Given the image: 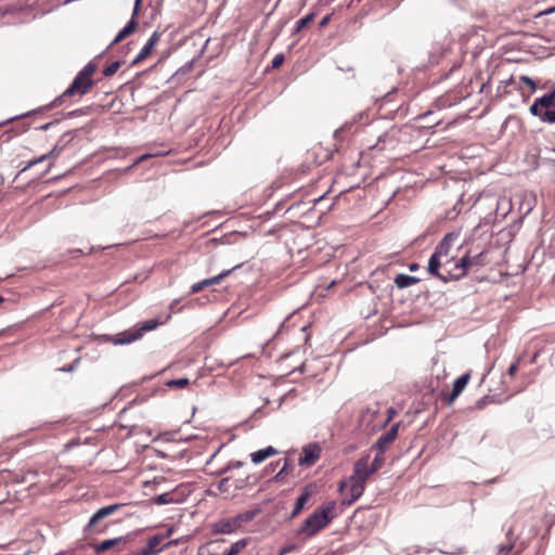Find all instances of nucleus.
I'll return each instance as SVG.
<instances>
[{
	"mask_svg": "<svg viewBox=\"0 0 555 555\" xmlns=\"http://www.w3.org/2000/svg\"><path fill=\"white\" fill-rule=\"evenodd\" d=\"M456 238L457 236L454 233L447 234L439 243L436 251L430 256L428 261V273L444 283L461 279L466 274L468 267L473 266V260L469 257L464 256L462 257V262L455 264L454 270L447 269L448 264L451 263L449 248Z\"/></svg>",
	"mask_w": 555,
	"mask_h": 555,
	"instance_id": "1",
	"label": "nucleus"
},
{
	"mask_svg": "<svg viewBox=\"0 0 555 555\" xmlns=\"http://www.w3.org/2000/svg\"><path fill=\"white\" fill-rule=\"evenodd\" d=\"M370 455L360 457L353 465V474L349 477L350 499L344 500V504L350 505L364 492L366 480L375 474L370 466Z\"/></svg>",
	"mask_w": 555,
	"mask_h": 555,
	"instance_id": "2",
	"label": "nucleus"
},
{
	"mask_svg": "<svg viewBox=\"0 0 555 555\" xmlns=\"http://www.w3.org/2000/svg\"><path fill=\"white\" fill-rule=\"evenodd\" d=\"M336 502L328 501L319 506L302 524L298 534L310 538L325 528L335 517Z\"/></svg>",
	"mask_w": 555,
	"mask_h": 555,
	"instance_id": "3",
	"label": "nucleus"
},
{
	"mask_svg": "<svg viewBox=\"0 0 555 555\" xmlns=\"http://www.w3.org/2000/svg\"><path fill=\"white\" fill-rule=\"evenodd\" d=\"M96 66L90 62L88 63L74 78L70 86L51 104V106L57 105L64 98L74 95H83L89 92L93 86L92 75L94 74Z\"/></svg>",
	"mask_w": 555,
	"mask_h": 555,
	"instance_id": "4",
	"label": "nucleus"
},
{
	"mask_svg": "<svg viewBox=\"0 0 555 555\" xmlns=\"http://www.w3.org/2000/svg\"><path fill=\"white\" fill-rule=\"evenodd\" d=\"M159 324L160 323L156 320H147L143 322L138 328L129 330L115 335L113 343L115 345L130 344L140 339L145 332L155 330Z\"/></svg>",
	"mask_w": 555,
	"mask_h": 555,
	"instance_id": "5",
	"label": "nucleus"
},
{
	"mask_svg": "<svg viewBox=\"0 0 555 555\" xmlns=\"http://www.w3.org/2000/svg\"><path fill=\"white\" fill-rule=\"evenodd\" d=\"M122 504H112L104 507H101L98 509L92 517L90 518L88 525L85 528V532H91L96 531L98 533H102L104 530H98L95 529L96 525L104 518L113 515L115 512H117Z\"/></svg>",
	"mask_w": 555,
	"mask_h": 555,
	"instance_id": "6",
	"label": "nucleus"
},
{
	"mask_svg": "<svg viewBox=\"0 0 555 555\" xmlns=\"http://www.w3.org/2000/svg\"><path fill=\"white\" fill-rule=\"evenodd\" d=\"M172 533H173V528H169L165 534H155V535L151 537L147 540L146 545L144 547H142L139 552L142 555H157L164 548L162 546L163 541L166 538L170 537Z\"/></svg>",
	"mask_w": 555,
	"mask_h": 555,
	"instance_id": "7",
	"label": "nucleus"
},
{
	"mask_svg": "<svg viewBox=\"0 0 555 555\" xmlns=\"http://www.w3.org/2000/svg\"><path fill=\"white\" fill-rule=\"evenodd\" d=\"M241 266L242 264H236L232 269L224 270L220 274H218V275H216L214 278L206 279V280H203L201 282L194 283L191 286V292L190 293L191 294H196V293L201 292L202 289H204L205 287L219 284L223 279L229 276L234 270L238 269Z\"/></svg>",
	"mask_w": 555,
	"mask_h": 555,
	"instance_id": "8",
	"label": "nucleus"
},
{
	"mask_svg": "<svg viewBox=\"0 0 555 555\" xmlns=\"http://www.w3.org/2000/svg\"><path fill=\"white\" fill-rule=\"evenodd\" d=\"M400 424H393L390 429L383 434L374 443L373 448L379 451L380 453H385L387 448L395 441L398 436V429Z\"/></svg>",
	"mask_w": 555,
	"mask_h": 555,
	"instance_id": "9",
	"label": "nucleus"
},
{
	"mask_svg": "<svg viewBox=\"0 0 555 555\" xmlns=\"http://www.w3.org/2000/svg\"><path fill=\"white\" fill-rule=\"evenodd\" d=\"M73 139L70 133L63 134L55 145L51 149V151L48 152V156L52 158V162L49 164L48 169L46 172H48L54 165V160L59 157V155L63 152L66 144Z\"/></svg>",
	"mask_w": 555,
	"mask_h": 555,
	"instance_id": "10",
	"label": "nucleus"
},
{
	"mask_svg": "<svg viewBox=\"0 0 555 555\" xmlns=\"http://www.w3.org/2000/svg\"><path fill=\"white\" fill-rule=\"evenodd\" d=\"M212 532L218 534H230L233 532H236L238 529L235 526L234 519L231 518H223L218 521H216L212 525Z\"/></svg>",
	"mask_w": 555,
	"mask_h": 555,
	"instance_id": "11",
	"label": "nucleus"
},
{
	"mask_svg": "<svg viewBox=\"0 0 555 555\" xmlns=\"http://www.w3.org/2000/svg\"><path fill=\"white\" fill-rule=\"evenodd\" d=\"M470 378V375L468 373L463 374L453 383V388L451 392L448 396V403L451 404L464 390L466 387L468 380Z\"/></svg>",
	"mask_w": 555,
	"mask_h": 555,
	"instance_id": "12",
	"label": "nucleus"
},
{
	"mask_svg": "<svg viewBox=\"0 0 555 555\" xmlns=\"http://www.w3.org/2000/svg\"><path fill=\"white\" fill-rule=\"evenodd\" d=\"M248 478L244 480H236L232 481L231 478L224 477L222 478L218 483V490L222 493H228L231 490H241L243 489L247 483Z\"/></svg>",
	"mask_w": 555,
	"mask_h": 555,
	"instance_id": "13",
	"label": "nucleus"
},
{
	"mask_svg": "<svg viewBox=\"0 0 555 555\" xmlns=\"http://www.w3.org/2000/svg\"><path fill=\"white\" fill-rule=\"evenodd\" d=\"M158 39H159L158 33H156V31L153 33V35L150 37V39L146 41V43L141 49L140 53L133 60V64H137V63L143 61L147 55H150L151 52L154 50Z\"/></svg>",
	"mask_w": 555,
	"mask_h": 555,
	"instance_id": "14",
	"label": "nucleus"
},
{
	"mask_svg": "<svg viewBox=\"0 0 555 555\" xmlns=\"http://www.w3.org/2000/svg\"><path fill=\"white\" fill-rule=\"evenodd\" d=\"M126 542H127L126 537H118V538H114V539L104 540L94 546V551L96 553H103V552L111 550L114 546L125 545Z\"/></svg>",
	"mask_w": 555,
	"mask_h": 555,
	"instance_id": "15",
	"label": "nucleus"
},
{
	"mask_svg": "<svg viewBox=\"0 0 555 555\" xmlns=\"http://www.w3.org/2000/svg\"><path fill=\"white\" fill-rule=\"evenodd\" d=\"M304 456L299 457V465L301 466H311L315 463V461L320 456V451L317 447L307 448L304 450Z\"/></svg>",
	"mask_w": 555,
	"mask_h": 555,
	"instance_id": "16",
	"label": "nucleus"
},
{
	"mask_svg": "<svg viewBox=\"0 0 555 555\" xmlns=\"http://www.w3.org/2000/svg\"><path fill=\"white\" fill-rule=\"evenodd\" d=\"M278 453V450L273 447H267L264 449H260L258 451H255L250 454V460L255 464H260L264 460H267L270 456H273Z\"/></svg>",
	"mask_w": 555,
	"mask_h": 555,
	"instance_id": "17",
	"label": "nucleus"
},
{
	"mask_svg": "<svg viewBox=\"0 0 555 555\" xmlns=\"http://www.w3.org/2000/svg\"><path fill=\"white\" fill-rule=\"evenodd\" d=\"M137 27L138 22L133 18H130L126 26L117 34L115 39L112 41L111 47L122 41L125 38L131 35L137 29Z\"/></svg>",
	"mask_w": 555,
	"mask_h": 555,
	"instance_id": "18",
	"label": "nucleus"
},
{
	"mask_svg": "<svg viewBox=\"0 0 555 555\" xmlns=\"http://www.w3.org/2000/svg\"><path fill=\"white\" fill-rule=\"evenodd\" d=\"M258 513L259 509L246 511L244 513L237 514L232 518L235 521V526L240 530L244 524L251 521L257 516Z\"/></svg>",
	"mask_w": 555,
	"mask_h": 555,
	"instance_id": "19",
	"label": "nucleus"
},
{
	"mask_svg": "<svg viewBox=\"0 0 555 555\" xmlns=\"http://www.w3.org/2000/svg\"><path fill=\"white\" fill-rule=\"evenodd\" d=\"M420 282V279L416 276L408 275V274H398L395 278V284L398 288H406Z\"/></svg>",
	"mask_w": 555,
	"mask_h": 555,
	"instance_id": "20",
	"label": "nucleus"
},
{
	"mask_svg": "<svg viewBox=\"0 0 555 555\" xmlns=\"http://www.w3.org/2000/svg\"><path fill=\"white\" fill-rule=\"evenodd\" d=\"M311 493L308 489H305L301 494L297 498L295 507L293 512L291 513V518L296 517L305 507L306 503L308 502Z\"/></svg>",
	"mask_w": 555,
	"mask_h": 555,
	"instance_id": "21",
	"label": "nucleus"
},
{
	"mask_svg": "<svg viewBox=\"0 0 555 555\" xmlns=\"http://www.w3.org/2000/svg\"><path fill=\"white\" fill-rule=\"evenodd\" d=\"M520 196L524 198V201L520 205V209L521 210L524 209L525 214L530 212L535 203L534 195L531 192H524Z\"/></svg>",
	"mask_w": 555,
	"mask_h": 555,
	"instance_id": "22",
	"label": "nucleus"
},
{
	"mask_svg": "<svg viewBox=\"0 0 555 555\" xmlns=\"http://www.w3.org/2000/svg\"><path fill=\"white\" fill-rule=\"evenodd\" d=\"M541 98L537 99L533 104L530 106V113L533 116H538L543 122H547L545 120V107H543V104L540 102Z\"/></svg>",
	"mask_w": 555,
	"mask_h": 555,
	"instance_id": "23",
	"label": "nucleus"
},
{
	"mask_svg": "<svg viewBox=\"0 0 555 555\" xmlns=\"http://www.w3.org/2000/svg\"><path fill=\"white\" fill-rule=\"evenodd\" d=\"M540 102L543 104V107H545V109L555 108V86L553 91L541 96Z\"/></svg>",
	"mask_w": 555,
	"mask_h": 555,
	"instance_id": "24",
	"label": "nucleus"
},
{
	"mask_svg": "<svg viewBox=\"0 0 555 555\" xmlns=\"http://www.w3.org/2000/svg\"><path fill=\"white\" fill-rule=\"evenodd\" d=\"M189 384H190V380L186 377L170 379V380L166 382V386H168L170 388H185Z\"/></svg>",
	"mask_w": 555,
	"mask_h": 555,
	"instance_id": "25",
	"label": "nucleus"
},
{
	"mask_svg": "<svg viewBox=\"0 0 555 555\" xmlns=\"http://www.w3.org/2000/svg\"><path fill=\"white\" fill-rule=\"evenodd\" d=\"M247 545V541L245 539L238 540L231 545L227 555H237L245 546Z\"/></svg>",
	"mask_w": 555,
	"mask_h": 555,
	"instance_id": "26",
	"label": "nucleus"
},
{
	"mask_svg": "<svg viewBox=\"0 0 555 555\" xmlns=\"http://www.w3.org/2000/svg\"><path fill=\"white\" fill-rule=\"evenodd\" d=\"M384 453H380L379 451L377 452L376 456L374 457L372 464H370L371 466V469L376 473L378 469L382 468V466L384 465Z\"/></svg>",
	"mask_w": 555,
	"mask_h": 555,
	"instance_id": "27",
	"label": "nucleus"
},
{
	"mask_svg": "<svg viewBox=\"0 0 555 555\" xmlns=\"http://www.w3.org/2000/svg\"><path fill=\"white\" fill-rule=\"evenodd\" d=\"M313 18H314V14L310 13V14H307L305 17L298 20L296 22V31H299L302 28H305L306 26H308L313 21Z\"/></svg>",
	"mask_w": 555,
	"mask_h": 555,
	"instance_id": "28",
	"label": "nucleus"
},
{
	"mask_svg": "<svg viewBox=\"0 0 555 555\" xmlns=\"http://www.w3.org/2000/svg\"><path fill=\"white\" fill-rule=\"evenodd\" d=\"M121 66V62L115 61L112 64H109L107 67L104 68L103 75L105 77L113 76Z\"/></svg>",
	"mask_w": 555,
	"mask_h": 555,
	"instance_id": "29",
	"label": "nucleus"
},
{
	"mask_svg": "<svg viewBox=\"0 0 555 555\" xmlns=\"http://www.w3.org/2000/svg\"><path fill=\"white\" fill-rule=\"evenodd\" d=\"M244 465V463L242 461H233V462H230L225 467H223L219 474H225L228 473L229 470L231 469H236V468H241L242 466Z\"/></svg>",
	"mask_w": 555,
	"mask_h": 555,
	"instance_id": "30",
	"label": "nucleus"
},
{
	"mask_svg": "<svg viewBox=\"0 0 555 555\" xmlns=\"http://www.w3.org/2000/svg\"><path fill=\"white\" fill-rule=\"evenodd\" d=\"M155 502L157 504H168L172 502V499L169 493H163L155 498Z\"/></svg>",
	"mask_w": 555,
	"mask_h": 555,
	"instance_id": "31",
	"label": "nucleus"
},
{
	"mask_svg": "<svg viewBox=\"0 0 555 555\" xmlns=\"http://www.w3.org/2000/svg\"><path fill=\"white\" fill-rule=\"evenodd\" d=\"M284 62L283 54H276L272 60V68H279Z\"/></svg>",
	"mask_w": 555,
	"mask_h": 555,
	"instance_id": "32",
	"label": "nucleus"
},
{
	"mask_svg": "<svg viewBox=\"0 0 555 555\" xmlns=\"http://www.w3.org/2000/svg\"><path fill=\"white\" fill-rule=\"evenodd\" d=\"M520 81H521L524 85H526L527 87H529V88H530V90H534V89H535V87H537L535 82H534L531 78H529V77H527V76H521V77H520Z\"/></svg>",
	"mask_w": 555,
	"mask_h": 555,
	"instance_id": "33",
	"label": "nucleus"
},
{
	"mask_svg": "<svg viewBox=\"0 0 555 555\" xmlns=\"http://www.w3.org/2000/svg\"><path fill=\"white\" fill-rule=\"evenodd\" d=\"M513 547H514L513 543H507V544L501 545L499 553H500V555H508L509 552L513 550Z\"/></svg>",
	"mask_w": 555,
	"mask_h": 555,
	"instance_id": "34",
	"label": "nucleus"
},
{
	"mask_svg": "<svg viewBox=\"0 0 555 555\" xmlns=\"http://www.w3.org/2000/svg\"><path fill=\"white\" fill-rule=\"evenodd\" d=\"M141 5H142V0H135L134 1L131 18L135 20V17L139 15V12L141 10Z\"/></svg>",
	"mask_w": 555,
	"mask_h": 555,
	"instance_id": "35",
	"label": "nucleus"
},
{
	"mask_svg": "<svg viewBox=\"0 0 555 555\" xmlns=\"http://www.w3.org/2000/svg\"><path fill=\"white\" fill-rule=\"evenodd\" d=\"M396 415H397V411L393 408H389L387 410V418L384 422V426H386L388 423H390Z\"/></svg>",
	"mask_w": 555,
	"mask_h": 555,
	"instance_id": "36",
	"label": "nucleus"
},
{
	"mask_svg": "<svg viewBox=\"0 0 555 555\" xmlns=\"http://www.w3.org/2000/svg\"><path fill=\"white\" fill-rule=\"evenodd\" d=\"M40 163H41V160H38V157L34 158V159H31V160H29L27 163V165L22 169V171H25V170H27V169L31 168L33 166H35L37 164H40Z\"/></svg>",
	"mask_w": 555,
	"mask_h": 555,
	"instance_id": "37",
	"label": "nucleus"
},
{
	"mask_svg": "<svg viewBox=\"0 0 555 555\" xmlns=\"http://www.w3.org/2000/svg\"><path fill=\"white\" fill-rule=\"evenodd\" d=\"M287 465H288V461L287 460H284V465L283 467L280 469V472L276 474L275 476V479H279L281 477L282 474H286L287 473Z\"/></svg>",
	"mask_w": 555,
	"mask_h": 555,
	"instance_id": "38",
	"label": "nucleus"
},
{
	"mask_svg": "<svg viewBox=\"0 0 555 555\" xmlns=\"http://www.w3.org/2000/svg\"><path fill=\"white\" fill-rule=\"evenodd\" d=\"M451 257V263L448 264L447 269H452L454 270L455 269V264H459L462 262V258L459 259V260H455V258L453 256H450Z\"/></svg>",
	"mask_w": 555,
	"mask_h": 555,
	"instance_id": "39",
	"label": "nucleus"
},
{
	"mask_svg": "<svg viewBox=\"0 0 555 555\" xmlns=\"http://www.w3.org/2000/svg\"><path fill=\"white\" fill-rule=\"evenodd\" d=\"M330 22V15H326L324 16L321 21H320V27H324L325 25H327V23Z\"/></svg>",
	"mask_w": 555,
	"mask_h": 555,
	"instance_id": "40",
	"label": "nucleus"
},
{
	"mask_svg": "<svg viewBox=\"0 0 555 555\" xmlns=\"http://www.w3.org/2000/svg\"><path fill=\"white\" fill-rule=\"evenodd\" d=\"M517 371V364L513 363L508 369V374L514 375V373Z\"/></svg>",
	"mask_w": 555,
	"mask_h": 555,
	"instance_id": "41",
	"label": "nucleus"
},
{
	"mask_svg": "<svg viewBox=\"0 0 555 555\" xmlns=\"http://www.w3.org/2000/svg\"><path fill=\"white\" fill-rule=\"evenodd\" d=\"M292 548H293L292 546L283 547V548L281 550V552H280V555H285V554H287L288 552H291V551H292Z\"/></svg>",
	"mask_w": 555,
	"mask_h": 555,
	"instance_id": "42",
	"label": "nucleus"
},
{
	"mask_svg": "<svg viewBox=\"0 0 555 555\" xmlns=\"http://www.w3.org/2000/svg\"><path fill=\"white\" fill-rule=\"evenodd\" d=\"M178 544V540H171L169 541L168 543L164 544L163 547H169L171 545H177Z\"/></svg>",
	"mask_w": 555,
	"mask_h": 555,
	"instance_id": "43",
	"label": "nucleus"
},
{
	"mask_svg": "<svg viewBox=\"0 0 555 555\" xmlns=\"http://www.w3.org/2000/svg\"><path fill=\"white\" fill-rule=\"evenodd\" d=\"M48 159H52L50 156H48V153L38 157V160H41V163Z\"/></svg>",
	"mask_w": 555,
	"mask_h": 555,
	"instance_id": "44",
	"label": "nucleus"
},
{
	"mask_svg": "<svg viewBox=\"0 0 555 555\" xmlns=\"http://www.w3.org/2000/svg\"><path fill=\"white\" fill-rule=\"evenodd\" d=\"M52 125H53V122H48V124H44V125L40 126L39 129L40 130H48Z\"/></svg>",
	"mask_w": 555,
	"mask_h": 555,
	"instance_id": "45",
	"label": "nucleus"
},
{
	"mask_svg": "<svg viewBox=\"0 0 555 555\" xmlns=\"http://www.w3.org/2000/svg\"><path fill=\"white\" fill-rule=\"evenodd\" d=\"M346 127H347V125H345V126L340 127L339 129H337V130L335 131V137L340 135V133L345 130V128H346Z\"/></svg>",
	"mask_w": 555,
	"mask_h": 555,
	"instance_id": "46",
	"label": "nucleus"
},
{
	"mask_svg": "<svg viewBox=\"0 0 555 555\" xmlns=\"http://www.w3.org/2000/svg\"><path fill=\"white\" fill-rule=\"evenodd\" d=\"M409 268H410L411 271H416L418 269V264L417 263H411Z\"/></svg>",
	"mask_w": 555,
	"mask_h": 555,
	"instance_id": "47",
	"label": "nucleus"
},
{
	"mask_svg": "<svg viewBox=\"0 0 555 555\" xmlns=\"http://www.w3.org/2000/svg\"><path fill=\"white\" fill-rule=\"evenodd\" d=\"M147 157H149V155H143V156H141V157L135 162V164H137V163H139V162H141V160H143V159H145V158H147Z\"/></svg>",
	"mask_w": 555,
	"mask_h": 555,
	"instance_id": "48",
	"label": "nucleus"
},
{
	"mask_svg": "<svg viewBox=\"0 0 555 555\" xmlns=\"http://www.w3.org/2000/svg\"><path fill=\"white\" fill-rule=\"evenodd\" d=\"M347 482H341L340 486H339V490L341 491L345 487H346Z\"/></svg>",
	"mask_w": 555,
	"mask_h": 555,
	"instance_id": "49",
	"label": "nucleus"
},
{
	"mask_svg": "<svg viewBox=\"0 0 555 555\" xmlns=\"http://www.w3.org/2000/svg\"><path fill=\"white\" fill-rule=\"evenodd\" d=\"M554 10H555V9H550V10H546L544 13H545V14H548V13L553 12Z\"/></svg>",
	"mask_w": 555,
	"mask_h": 555,
	"instance_id": "50",
	"label": "nucleus"
},
{
	"mask_svg": "<svg viewBox=\"0 0 555 555\" xmlns=\"http://www.w3.org/2000/svg\"><path fill=\"white\" fill-rule=\"evenodd\" d=\"M16 118H17V117H11V118H10V119H8L5 122H9V121L14 120V119H16Z\"/></svg>",
	"mask_w": 555,
	"mask_h": 555,
	"instance_id": "51",
	"label": "nucleus"
},
{
	"mask_svg": "<svg viewBox=\"0 0 555 555\" xmlns=\"http://www.w3.org/2000/svg\"><path fill=\"white\" fill-rule=\"evenodd\" d=\"M486 87V83H481L480 90H482Z\"/></svg>",
	"mask_w": 555,
	"mask_h": 555,
	"instance_id": "52",
	"label": "nucleus"
},
{
	"mask_svg": "<svg viewBox=\"0 0 555 555\" xmlns=\"http://www.w3.org/2000/svg\"><path fill=\"white\" fill-rule=\"evenodd\" d=\"M135 555H142L140 552H138Z\"/></svg>",
	"mask_w": 555,
	"mask_h": 555,
	"instance_id": "53",
	"label": "nucleus"
},
{
	"mask_svg": "<svg viewBox=\"0 0 555 555\" xmlns=\"http://www.w3.org/2000/svg\"><path fill=\"white\" fill-rule=\"evenodd\" d=\"M2 300V297H0V301Z\"/></svg>",
	"mask_w": 555,
	"mask_h": 555,
	"instance_id": "54",
	"label": "nucleus"
},
{
	"mask_svg": "<svg viewBox=\"0 0 555 555\" xmlns=\"http://www.w3.org/2000/svg\"><path fill=\"white\" fill-rule=\"evenodd\" d=\"M224 555H227V553Z\"/></svg>",
	"mask_w": 555,
	"mask_h": 555,
	"instance_id": "55",
	"label": "nucleus"
}]
</instances>
